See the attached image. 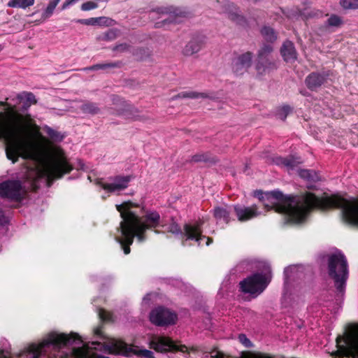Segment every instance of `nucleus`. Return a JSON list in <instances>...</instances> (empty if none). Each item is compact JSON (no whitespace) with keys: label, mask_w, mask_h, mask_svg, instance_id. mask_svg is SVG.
I'll return each mask as SVG.
<instances>
[{"label":"nucleus","mask_w":358,"mask_h":358,"mask_svg":"<svg viewBox=\"0 0 358 358\" xmlns=\"http://www.w3.org/2000/svg\"><path fill=\"white\" fill-rule=\"evenodd\" d=\"M94 334L95 335H96L97 336L100 337V338H102V331L101 330L100 328H97L94 330Z\"/></svg>","instance_id":"nucleus-51"},{"label":"nucleus","mask_w":358,"mask_h":358,"mask_svg":"<svg viewBox=\"0 0 358 358\" xmlns=\"http://www.w3.org/2000/svg\"><path fill=\"white\" fill-rule=\"evenodd\" d=\"M223 8V11L227 15L230 20L239 25H245L246 24L245 17L241 13L239 8L234 3L225 2Z\"/></svg>","instance_id":"nucleus-20"},{"label":"nucleus","mask_w":358,"mask_h":358,"mask_svg":"<svg viewBox=\"0 0 358 358\" xmlns=\"http://www.w3.org/2000/svg\"><path fill=\"white\" fill-rule=\"evenodd\" d=\"M280 52L286 62H293L296 59L297 52L294 43L290 41H286L283 43Z\"/></svg>","instance_id":"nucleus-21"},{"label":"nucleus","mask_w":358,"mask_h":358,"mask_svg":"<svg viewBox=\"0 0 358 358\" xmlns=\"http://www.w3.org/2000/svg\"><path fill=\"white\" fill-rule=\"evenodd\" d=\"M142 52L145 53V49H142V48H140V49H138L136 50V52L135 53L136 55H138V54H142Z\"/></svg>","instance_id":"nucleus-52"},{"label":"nucleus","mask_w":358,"mask_h":358,"mask_svg":"<svg viewBox=\"0 0 358 358\" xmlns=\"http://www.w3.org/2000/svg\"><path fill=\"white\" fill-rule=\"evenodd\" d=\"M47 134H48V136L53 138V139H57V137H58V134L57 133L54 131L51 128H48L47 129Z\"/></svg>","instance_id":"nucleus-49"},{"label":"nucleus","mask_w":358,"mask_h":358,"mask_svg":"<svg viewBox=\"0 0 358 358\" xmlns=\"http://www.w3.org/2000/svg\"><path fill=\"white\" fill-rule=\"evenodd\" d=\"M214 217L217 220H223L226 224L229 222V211L222 207L215 208L214 210Z\"/></svg>","instance_id":"nucleus-29"},{"label":"nucleus","mask_w":358,"mask_h":358,"mask_svg":"<svg viewBox=\"0 0 358 358\" xmlns=\"http://www.w3.org/2000/svg\"><path fill=\"white\" fill-rule=\"evenodd\" d=\"M264 273H257L240 282L242 292L250 294L254 297L262 293L271 279V271L269 264H264Z\"/></svg>","instance_id":"nucleus-8"},{"label":"nucleus","mask_w":358,"mask_h":358,"mask_svg":"<svg viewBox=\"0 0 358 358\" xmlns=\"http://www.w3.org/2000/svg\"><path fill=\"white\" fill-rule=\"evenodd\" d=\"M120 67V62H106L103 64H97L92 65L88 68L87 70L90 71H98V70H106L108 69H114Z\"/></svg>","instance_id":"nucleus-28"},{"label":"nucleus","mask_w":358,"mask_h":358,"mask_svg":"<svg viewBox=\"0 0 358 358\" xmlns=\"http://www.w3.org/2000/svg\"><path fill=\"white\" fill-rule=\"evenodd\" d=\"M273 48L270 45H264L258 52L256 69L259 74H264L276 69L274 61L271 57Z\"/></svg>","instance_id":"nucleus-13"},{"label":"nucleus","mask_w":358,"mask_h":358,"mask_svg":"<svg viewBox=\"0 0 358 358\" xmlns=\"http://www.w3.org/2000/svg\"><path fill=\"white\" fill-rule=\"evenodd\" d=\"M78 1V0H69V5L73 4V3H76Z\"/></svg>","instance_id":"nucleus-54"},{"label":"nucleus","mask_w":358,"mask_h":358,"mask_svg":"<svg viewBox=\"0 0 358 358\" xmlns=\"http://www.w3.org/2000/svg\"><path fill=\"white\" fill-rule=\"evenodd\" d=\"M130 48V45L127 43H120L113 48V50L115 52H124L129 51Z\"/></svg>","instance_id":"nucleus-44"},{"label":"nucleus","mask_w":358,"mask_h":358,"mask_svg":"<svg viewBox=\"0 0 358 358\" xmlns=\"http://www.w3.org/2000/svg\"><path fill=\"white\" fill-rule=\"evenodd\" d=\"M208 95L205 93H199L196 92H182L171 98L172 100L178 98H190V99H199V98H207Z\"/></svg>","instance_id":"nucleus-31"},{"label":"nucleus","mask_w":358,"mask_h":358,"mask_svg":"<svg viewBox=\"0 0 358 358\" xmlns=\"http://www.w3.org/2000/svg\"><path fill=\"white\" fill-rule=\"evenodd\" d=\"M35 0H9L8 6L25 9L34 5Z\"/></svg>","instance_id":"nucleus-30"},{"label":"nucleus","mask_w":358,"mask_h":358,"mask_svg":"<svg viewBox=\"0 0 358 358\" xmlns=\"http://www.w3.org/2000/svg\"><path fill=\"white\" fill-rule=\"evenodd\" d=\"M343 24V21L342 17L335 14L331 15L326 22V24L328 27H339Z\"/></svg>","instance_id":"nucleus-35"},{"label":"nucleus","mask_w":358,"mask_h":358,"mask_svg":"<svg viewBox=\"0 0 358 358\" xmlns=\"http://www.w3.org/2000/svg\"><path fill=\"white\" fill-rule=\"evenodd\" d=\"M59 1V0H53V1H50L48 3L46 9L45 10V11L42 14V18L43 20H45V19L50 17L52 15V14L53 13V11H54L55 7L57 6Z\"/></svg>","instance_id":"nucleus-36"},{"label":"nucleus","mask_w":358,"mask_h":358,"mask_svg":"<svg viewBox=\"0 0 358 358\" xmlns=\"http://www.w3.org/2000/svg\"><path fill=\"white\" fill-rule=\"evenodd\" d=\"M99 350L110 355L129 357L131 354L145 358H154V354L149 350L136 351L124 341L110 338L107 342L93 341L85 343L80 336L74 332L69 333V358H89L92 350Z\"/></svg>","instance_id":"nucleus-4"},{"label":"nucleus","mask_w":358,"mask_h":358,"mask_svg":"<svg viewBox=\"0 0 358 358\" xmlns=\"http://www.w3.org/2000/svg\"><path fill=\"white\" fill-rule=\"evenodd\" d=\"M17 99L20 102H23V108L27 109L31 104L36 103V99L31 92H23L17 95Z\"/></svg>","instance_id":"nucleus-24"},{"label":"nucleus","mask_w":358,"mask_h":358,"mask_svg":"<svg viewBox=\"0 0 358 358\" xmlns=\"http://www.w3.org/2000/svg\"><path fill=\"white\" fill-rule=\"evenodd\" d=\"M154 358H155V357H154Z\"/></svg>","instance_id":"nucleus-60"},{"label":"nucleus","mask_w":358,"mask_h":358,"mask_svg":"<svg viewBox=\"0 0 358 358\" xmlns=\"http://www.w3.org/2000/svg\"><path fill=\"white\" fill-rule=\"evenodd\" d=\"M238 358H274L269 355L264 353L252 354L250 352H241Z\"/></svg>","instance_id":"nucleus-39"},{"label":"nucleus","mask_w":358,"mask_h":358,"mask_svg":"<svg viewBox=\"0 0 358 358\" xmlns=\"http://www.w3.org/2000/svg\"><path fill=\"white\" fill-rule=\"evenodd\" d=\"M202 48V43L199 40H192L189 41L183 49V54L187 56L192 55L198 52Z\"/></svg>","instance_id":"nucleus-23"},{"label":"nucleus","mask_w":358,"mask_h":358,"mask_svg":"<svg viewBox=\"0 0 358 358\" xmlns=\"http://www.w3.org/2000/svg\"><path fill=\"white\" fill-rule=\"evenodd\" d=\"M78 173H76V174L73 173L72 175H71V176L69 177V178H78Z\"/></svg>","instance_id":"nucleus-53"},{"label":"nucleus","mask_w":358,"mask_h":358,"mask_svg":"<svg viewBox=\"0 0 358 358\" xmlns=\"http://www.w3.org/2000/svg\"><path fill=\"white\" fill-rule=\"evenodd\" d=\"M22 184L19 180H7L0 183V196L11 200L21 199Z\"/></svg>","instance_id":"nucleus-15"},{"label":"nucleus","mask_w":358,"mask_h":358,"mask_svg":"<svg viewBox=\"0 0 358 358\" xmlns=\"http://www.w3.org/2000/svg\"><path fill=\"white\" fill-rule=\"evenodd\" d=\"M261 33L264 38L270 42L274 41L277 38L274 29L270 27H264L261 30Z\"/></svg>","instance_id":"nucleus-33"},{"label":"nucleus","mask_w":358,"mask_h":358,"mask_svg":"<svg viewBox=\"0 0 358 358\" xmlns=\"http://www.w3.org/2000/svg\"><path fill=\"white\" fill-rule=\"evenodd\" d=\"M78 22L85 25L94 26V17L78 20Z\"/></svg>","instance_id":"nucleus-47"},{"label":"nucleus","mask_w":358,"mask_h":358,"mask_svg":"<svg viewBox=\"0 0 358 358\" xmlns=\"http://www.w3.org/2000/svg\"><path fill=\"white\" fill-rule=\"evenodd\" d=\"M154 231H155V233H156V234H159V233H160V231H159V230H156V229H155Z\"/></svg>","instance_id":"nucleus-57"},{"label":"nucleus","mask_w":358,"mask_h":358,"mask_svg":"<svg viewBox=\"0 0 358 358\" xmlns=\"http://www.w3.org/2000/svg\"><path fill=\"white\" fill-rule=\"evenodd\" d=\"M81 110L83 113L91 115L98 114L100 111L96 104L92 102H86L83 103L81 106Z\"/></svg>","instance_id":"nucleus-32"},{"label":"nucleus","mask_w":358,"mask_h":358,"mask_svg":"<svg viewBox=\"0 0 358 358\" xmlns=\"http://www.w3.org/2000/svg\"><path fill=\"white\" fill-rule=\"evenodd\" d=\"M329 74L326 72H312L305 79L306 87L311 91H317L327 80Z\"/></svg>","instance_id":"nucleus-19"},{"label":"nucleus","mask_w":358,"mask_h":358,"mask_svg":"<svg viewBox=\"0 0 358 358\" xmlns=\"http://www.w3.org/2000/svg\"><path fill=\"white\" fill-rule=\"evenodd\" d=\"M301 178L310 182H316L320 180L319 175L313 170L301 169L299 171Z\"/></svg>","instance_id":"nucleus-27"},{"label":"nucleus","mask_w":358,"mask_h":358,"mask_svg":"<svg viewBox=\"0 0 358 358\" xmlns=\"http://www.w3.org/2000/svg\"><path fill=\"white\" fill-rule=\"evenodd\" d=\"M136 206L131 201L116 205V209L120 212L122 220L117 228L118 234L115 236V239L120 243L125 255L130 253V245L134 237H136L138 243H143L147 239L146 230L155 229L160 225L161 217L159 213L155 210L146 211L143 216L140 217L131 210Z\"/></svg>","instance_id":"nucleus-3"},{"label":"nucleus","mask_w":358,"mask_h":358,"mask_svg":"<svg viewBox=\"0 0 358 358\" xmlns=\"http://www.w3.org/2000/svg\"><path fill=\"white\" fill-rule=\"evenodd\" d=\"M66 4H67V1L64 2V4H63V7L64 8Z\"/></svg>","instance_id":"nucleus-58"},{"label":"nucleus","mask_w":358,"mask_h":358,"mask_svg":"<svg viewBox=\"0 0 358 358\" xmlns=\"http://www.w3.org/2000/svg\"><path fill=\"white\" fill-rule=\"evenodd\" d=\"M99 316L101 320L104 321H108L110 320V315L109 313H106L103 310H101L99 312Z\"/></svg>","instance_id":"nucleus-48"},{"label":"nucleus","mask_w":358,"mask_h":358,"mask_svg":"<svg viewBox=\"0 0 358 358\" xmlns=\"http://www.w3.org/2000/svg\"><path fill=\"white\" fill-rule=\"evenodd\" d=\"M140 59H143V55H142V56H141V57H140Z\"/></svg>","instance_id":"nucleus-59"},{"label":"nucleus","mask_w":358,"mask_h":358,"mask_svg":"<svg viewBox=\"0 0 358 358\" xmlns=\"http://www.w3.org/2000/svg\"><path fill=\"white\" fill-rule=\"evenodd\" d=\"M314 15H315V13L313 12H311L310 13L308 14L309 17H313Z\"/></svg>","instance_id":"nucleus-55"},{"label":"nucleus","mask_w":358,"mask_h":358,"mask_svg":"<svg viewBox=\"0 0 358 358\" xmlns=\"http://www.w3.org/2000/svg\"><path fill=\"white\" fill-rule=\"evenodd\" d=\"M112 101L114 105L122 107L120 109H118L119 115H124L125 113L131 111L132 109V107L130 105H129L124 100H123L118 96H113Z\"/></svg>","instance_id":"nucleus-25"},{"label":"nucleus","mask_w":358,"mask_h":358,"mask_svg":"<svg viewBox=\"0 0 358 358\" xmlns=\"http://www.w3.org/2000/svg\"><path fill=\"white\" fill-rule=\"evenodd\" d=\"M340 4L344 9L358 8V0H341Z\"/></svg>","instance_id":"nucleus-38"},{"label":"nucleus","mask_w":358,"mask_h":358,"mask_svg":"<svg viewBox=\"0 0 358 358\" xmlns=\"http://www.w3.org/2000/svg\"><path fill=\"white\" fill-rule=\"evenodd\" d=\"M98 7V4L93 1H87L85 3H83L81 5V9L84 11L90 10L92 9H95Z\"/></svg>","instance_id":"nucleus-43"},{"label":"nucleus","mask_w":358,"mask_h":358,"mask_svg":"<svg viewBox=\"0 0 358 358\" xmlns=\"http://www.w3.org/2000/svg\"><path fill=\"white\" fill-rule=\"evenodd\" d=\"M69 175L71 173V172L74 170L76 171H87L88 167L86 166L83 162L80 159H69Z\"/></svg>","instance_id":"nucleus-26"},{"label":"nucleus","mask_w":358,"mask_h":358,"mask_svg":"<svg viewBox=\"0 0 358 358\" xmlns=\"http://www.w3.org/2000/svg\"><path fill=\"white\" fill-rule=\"evenodd\" d=\"M7 222V217L5 216L3 211L0 208V225H4Z\"/></svg>","instance_id":"nucleus-50"},{"label":"nucleus","mask_w":358,"mask_h":358,"mask_svg":"<svg viewBox=\"0 0 358 358\" xmlns=\"http://www.w3.org/2000/svg\"><path fill=\"white\" fill-rule=\"evenodd\" d=\"M210 154L208 152H203L193 155L190 161L192 162H207L210 161Z\"/></svg>","instance_id":"nucleus-37"},{"label":"nucleus","mask_w":358,"mask_h":358,"mask_svg":"<svg viewBox=\"0 0 358 358\" xmlns=\"http://www.w3.org/2000/svg\"><path fill=\"white\" fill-rule=\"evenodd\" d=\"M150 347L158 352L165 353L169 351H187V347L185 345H178L172 339L164 336H155L150 343Z\"/></svg>","instance_id":"nucleus-11"},{"label":"nucleus","mask_w":358,"mask_h":358,"mask_svg":"<svg viewBox=\"0 0 358 358\" xmlns=\"http://www.w3.org/2000/svg\"><path fill=\"white\" fill-rule=\"evenodd\" d=\"M119 35L117 29H112L105 32L103 34L100 35L97 39L99 41H110L115 40Z\"/></svg>","instance_id":"nucleus-34"},{"label":"nucleus","mask_w":358,"mask_h":358,"mask_svg":"<svg viewBox=\"0 0 358 358\" xmlns=\"http://www.w3.org/2000/svg\"><path fill=\"white\" fill-rule=\"evenodd\" d=\"M67 343L65 334L55 332L49 334L43 341L36 345L31 344L20 354L21 358H66L67 353L63 351Z\"/></svg>","instance_id":"nucleus-5"},{"label":"nucleus","mask_w":358,"mask_h":358,"mask_svg":"<svg viewBox=\"0 0 358 358\" xmlns=\"http://www.w3.org/2000/svg\"><path fill=\"white\" fill-rule=\"evenodd\" d=\"M151 12L156 13L157 14H169L167 19H165L162 22H158L155 24V27L157 28L162 27L167 24L180 23L181 22L180 18L186 16V13L185 12L179 11L178 9L172 7H157L152 9Z\"/></svg>","instance_id":"nucleus-16"},{"label":"nucleus","mask_w":358,"mask_h":358,"mask_svg":"<svg viewBox=\"0 0 358 358\" xmlns=\"http://www.w3.org/2000/svg\"><path fill=\"white\" fill-rule=\"evenodd\" d=\"M30 121L29 115L20 113L15 106L10 105L5 114L0 113V138L5 140L6 156L13 163L19 157L31 159L38 158L37 145L26 136Z\"/></svg>","instance_id":"nucleus-2"},{"label":"nucleus","mask_w":358,"mask_h":358,"mask_svg":"<svg viewBox=\"0 0 358 358\" xmlns=\"http://www.w3.org/2000/svg\"><path fill=\"white\" fill-rule=\"evenodd\" d=\"M259 194L261 196L259 198L265 208L267 210L274 209L275 212L284 214L287 222H301L313 209L325 210L336 208L341 210L345 222L358 227V201L353 197L346 199L335 194L320 198L312 193L301 196H286L278 190Z\"/></svg>","instance_id":"nucleus-1"},{"label":"nucleus","mask_w":358,"mask_h":358,"mask_svg":"<svg viewBox=\"0 0 358 358\" xmlns=\"http://www.w3.org/2000/svg\"><path fill=\"white\" fill-rule=\"evenodd\" d=\"M203 222L202 221L196 222L194 224H185L183 227V231H182L180 227L176 222H172L166 230L168 232L175 235L182 234L186 236V240H192L197 242L198 245H201V241L206 238V245H209L212 243V238L206 237L202 235L201 227Z\"/></svg>","instance_id":"nucleus-9"},{"label":"nucleus","mask_w":358,"mask_h":358,"mask_svg":"<svg viewBox=\"0 0 358 358\" xmlns=\"http://www.w3.org/2000/svg\"><path fill=\"white\" fill-rule=\"evenodd\" d=\"M292 111V108L289 106H282L278 113V117L282 120H285L287 115Z\"/></svg>","instance_id":"nucleus-42"},{"label":"nucleus","mask_w":358,"mask_h":358,"mask_svg":"<svg viewBox=\"0 0 358 358\" xmlns=\"http://www.w3.org/2000/svg\"><path fill=\"white\" fill-rule=\"evenodd\" d=\"M297 270V268L296 266H289L285 268L284 270V276H285V283H287L292 276L293 273H295V271Z\"/></svg>","instance_id":"nucleus-41"},{"label":"nucleus","mask_w":358,"mask_h":358,"mask_svg":"<svg viewBox=\"0 0 358 358\" xmlns=\"http://www.w3.org/2000/svg\"><path fill=\"white\" fill-rule=\"evenodd\" d=\"M190 350H192V351H196V349L195 348H194V347L191 348Z\"/></svg>","instance_id":"nucleus-56"},{"label":"nucleus","mask_w":358,"mask_h":358,"mask_svg":"<svg viewBox=\"0 0 358 358\" xmlns=\"http://www.w3.org/2000/svg\"><path fill=\"white\" fill-rule=\"evenodd\" d=\"M210 358H224L225 355L221 352L219 351L217 349H213L210 352Z\"/></svg>","instance_id":"nucleus-46"},{"label":"nucleus","mask_w":358,"mask_h":358,"mask_svg":"<svg viewBox=\"0 0 358 358\" xmlns=\"http://www.w3.org/2000/svg\"><path fill=\"white\" fill-rule=\"evenodd\" d=\"M239 341L245 347L250 348L252 346L251 341L246 337L245 334H240L238 336Z\"/></svg>","instance_id":"nucleus-45"},{"label":"nucleus","mask_w":358,"mask_h":358,"mask_svg":"<svg viewBox=\"0 0 358 358\" xmlns=\"http://www.w3.org/2000/svg\"><path fill=\"white\" fill-rule=\"evenodd\" d=\"M328 274L334 280L336 292V301H341L345 294L348 278V264L345 255L336 251L327 255Z\"/></svg>","instance_id":"nucleus-6"},{"label":"nucleus","mask_w":358,"mask_h":358,"mask_svg":"<svg viewBox=\"0 0 358 358\" xmlns=\"http://www.w3.org/2000/svg\"><path fill=\"white\" fill-rule=\"evenodd\" d=\"M177 315L169 309L159 306L153 309L150 313V322L159 327L168 326L175 324Z\"/></svg>","instance_id":"nucleus-12"},{"label":"nucleus","mask_w":358,"mask_h":358,"mask_svg":"<svg viewBox=\"0 0 358 358\" xmlns=\"http://www.w3.org/2000/svg\"><path fill=\"white\" fill-rule=\"evenodd\" d=\"M131 179V177L130 176H116L108 178V181L106 182L99 180L96 184L107 192L115 193L125 189L128 187Z\"/></svg>","instance_id":"nucleus-14"},{"label":"nucleus","mask_w":358,"mask_h":358,"mask_svg":"<svg viewBox=\"0 0 358 358\" xmlns=\"http://www.w3.org/2000/svg\"><path fill=\"white\" fill-rule=\"evenodd\" d=\"M234 213L240 222H246L261 215L259 207L256 205L245 206L237 204L234 206Z\"/></svg>","instance_id":"nucleus-18"},{"label":"nucleus","mask_w":358,"mask_h":358,"mask_svg":"<svg viewBox=\"0 0 358 358\" xmlns=\"http://www.w3.org/2000/svg\"><path fill=\"white\" fill-rule=\"evenodd\" d=\"M336 343L341 357L358 358V328L343 338L338 337Z\"/></svg>","instance_id":"nucleus-10"},{"label":"nucleus","mask_w":358,"mask_h":358,"mask_svg":"<svg viewBox=\"0 0 358 358\" xmlns=\"http://www.w3.org/2000/svg\"><path fill=\"white\" fill-rule=\"evenodd\" d=\"M273 162L277 165L284 166L289 169H294L298 164L301 162L300 161L296 160V159L294 158L293 157H289L285 158L281 157H276L273 159Z\"/></svg>","instance_id":"nucleus-22"},{"label":"nucleus","mask_w":358,"mask_h":358,"mask_svg":"<svg viewBox=\"0 0 358 358\" xmlns=\"http://www.w3.org/2000/svg\"><path fill=\"white\" fill-rule=\"evenodd\" d=\"M66 165L65 162L59 158H54L44 162L41 166L31 170L27 175V178L32 182L34 187L37 186V182L45 178L48 185L54 179L61 178L66 172Z\"/></svg>","instance_id":"nucleus-7"},{"label":"nucleus","mask_w":358,"mask_h":358,"mask_svg":"<svg viewBox=\"0 0 358 358\" xmlns=\"http://www.w3.org/2000/svg\"><path fill=\"white\" fill-rule=\"evenodd\" d=\"M113 20L107 17H94V26L95 25H106L109 26L111 24Z\"/></svg>","instance_id":"nucleus-40"},{"label":"nucleus","mask_w":358,"mask_h":358,"mask_svg":"<svg viewBox=\"0 0 358 358\" xmlns=\"http://www.w3.org/2000/svg\"><path fill=\"white\" fill-rule=\"evenodd\" d=\"M252 53L247 52L235 57L231 63L232 71L236 76L245 73L252 65Z\"/></svg>","instance_id":"nucleus-17"}]
</instances>
